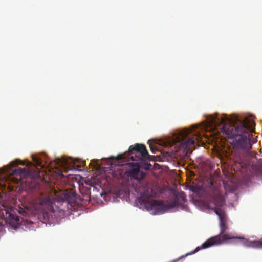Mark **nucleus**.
<instances>
[{
  "label": "nucleus",
  "instance_id": "obj_1",
  "mask_svg": "<svg viewBox=\"0 0 262 262\" xmlns=\"http://www.w3.org/2000/svg\"><path fill=\"white\" fill-rule=\"evenodd\" d=\"M206 121L207 126L211 128L222 125L221 131L228 138L232 139V144L237 149L248 151L251 149L252 143L256 142L251 134V123L248 119L235 118L231 120L226 116L220 117L216 114L209 115Z\"/></svg>",
  "mask_w": 262,
  "mask_h": 262
},
{
  "label": "nucleus",
  "instance_id": "obj_2",
  "mask_svg": "<svg viewBox=\"0 0 262 262\" xmlns=\"http://www.w3.org/2000/svg\"><path fill=\"white\" fill-rule=\"evenodd\" d=\"M220 233L215 236L212 237L206 241L201 246H198L191 253L187 254L186 255L193 254L199 251L200 249H203L210 247L212 246L219 245L223 244L225 241L229 239H234L236 241L235 243H240L245 246L248 247H253V243L254 241H249L244 237L238 236H232L230 234H225L226 231L228 229V227H221Z\"/></svg>",
  "mask_w": 262,
  "mask_h": 262
},
{
  "label": "nucleus",
  "instance_id": "obj_3",
  "mask_svg": "<svg viewBox=\"0 0 262 262\" xmlns=\"http://www.w3.org/2000/svg\"><path fill=\"white\" fill-rule=\"evenodd\" d=\"M198 126H194L191 129H185L173 135V141L180 143L181 149L189 150L196 142L199 143L202 139L201 134L196 130Z\"/></svg>",
  "mask_w": 262,
  "mask_h": 262
},
{
  "label": "nucleus",
  "instance_id": "obj_4",
  "mask_svg": "<svg viewBox=\"0 0 262 262\" xmlns=\"http://www.w3.org/2000/svg\"><path fill=\"white\" fill-rule=\"evenodd\" d=\"M138 202L142 207L148 211L154 210L155 214L163 213L167 211L166 205L162 201L151 199L150 198L142 195L139 197Z\"/></svg>",
  "mask_w": 262,
  "mask_h": 262
},
{
  "label": "nucleus",
  "instance_id": "obj_5",
  "mask_svg": "<svg viewBox=\"0 0 262 262\" xmlns=\"http://www.w3.org/2000/svg\"><path fill=\"white\" fill-rule=\"evenodd\" d=\"M126 154L129 159L136 161L148 160L150 157L145 145L139 143L131 145Z\"/></svg>",
  "mask_w": 262,
  "mask_h": 262
},
{
  "label": "nucleus",
  "instance_id": "obj_6",
  "mask_svg": "<svg viewBox=\"0 0 262 262\" xmlns=\"http://www.w3.org/2000/svg\"><path fill=\"white\" fill-rule=\"evenodd\" d=\"M3 208H0V219L2 220L0 222V225L4 226V224H9L12 226L19 224V218L18 215L14 214L11 209H7L4 206Z\"/></svg>",
  "mask_w": 262,
  "mask_h": 262
},
{
  "label": "nucleus",
  "instance_id": "obj_7",
  "mask_svg": "<svg viewBox=\"0 0 262 262\" xmlns=\"http://www.w3.org/2000/svg\"><path fill=\"white\" fill-rule=\"evenodd\" d=\"M213 202L215 205L213 210L219 217L220 227L226 226V214L221 208V207L224 204V199L222 196H217L213 199Z\"/></svg>",
  "mask_w": 262,
  "mask_h": 262
},
{
  "label": "nucleus",
  "instance_id": "obj_8",
  "mask_svg": "<svg viewBox=\"0 0 262 262\" xmlns=\"http://www.w3.org/2000/svg\"><path fill=\"white\" fill-rule=\"evenodd\" d=\"M76 193L72 190H66L61 194L62 200L68 202L74 201L75 200Z\"/></svg>",
  "mask_w": 262,
  "mask_h": 262
},
{
  "label": "nucleus",
  "instance_id": "obj_9",
  "mask_svg": "<svg viewBox=\"0 0 262 262\" xmlns=\"http://www.w3.org/2000/svg\"><path fill=\"white\" fill-rule=\"evenodd\" d=\"M129 173L135 179H138V176L140 173V165L138 163H133L132 164V168L129 170Z\"/></svg>",
  "mask_w": 262,
  "mask_h": 262
},
{
  "label": "nucleus",
  "instance_id": "obj_10",
  "mask_svg": "<svg viewBox=\"0 0 262 262\" xmlns=\"http://www.w3.org/2000/svg\"><path fill=\"white\" fill-rule=\"evenodd\" d=\"M12 174L13 175H27L28 174V172L25 168H22L20 167H17V168L12 170Z\"/></svg>",
  "mask_w": 262,
  "mask_h": 262
},
{
  "label": "nucleus",
  "instance_id": "obj_11",
  "mask_svg": "<svg viewBox=\"0 0 262 262\" xmlns=\"http://www.w3.org/2000/svg\"><path fill=\"white\" fill-rule=\"evenodd\" d=\"M166 205L167 206V210L177 206L179 205V200L178 197H176L174 201Z\"/></svg>",
  "mask_w": 262,
  "mask_h": 262
},
{
  "label": "nucleus",
  "instance_id": "obj_12",
  "mask_svg": "<svg viewBox=\"0 0 262 262\" xmlns=\"http://www.w3.org/2000/svg\"><path fill=\"white\" fill-rule=\"evenodd\" d=\"M55 162L57 164H58V165H61L62 166H64V165L68 164V161L65 159L62 160L60 159H57L55 160Z\"/></svg>",
  "mask_w": 262,
  "mask_h": 262
},
{
  "label": "nucleus",
  "instance_id": "obj_13",
  "mask_svg": "<svg viewBox=\"0 0 262 262\" xmlns=\"http://www.w3.org/2000/svg\"><path fill=\"white\" fill-rule=\"evenodd\" d=\"M253 247L255 248H262V240H255L253 243Z\"/></svg>",
  "mask_w": 262,
  "mask_h": 262
},
{
  "label": "nucleus",
  "instance_id": "obj_14",
  "mask_svg": "<svg viewBox=\"0 0 262 262\" xmlns=\"http://www.w3.org/2000/svg\"><path fill=\"white\" fill-rule=\"evenodd\" d=\"M18 164L25 165V163L20 160H17L15 161H12L10 162V165L12 167H13Z\"/></svg>",
  "mask_w": 262,
  "mask_h": 262
},
{
  "label": "nucleus",
  "instance_id": "obj_15",
  "mask_svg": "<svg viewBox=\"0 0 262 262\" xmlns=\"http://www.w3.org/2000/svg\"><path fill=\"white\" fill-rule=\"evenodd\" d=\"M148 143L149 145L151 151L154 154L156 153V152L158 151L157 147L155 145H152L151 143H150V141H148Z\"/></svg>",
  "mask_w": 262,
  "mask_h": 262
},
{
  "label": "nucleus",
  "instance_id": "obj_16",
  "mask_svg": "<svg viewBox=\"0 0 262 262\" xmlns=\"http://www.w3.org/2000/svg\"><path fill=\"white\" fill-rule=\"evenodd\" d=\"M33 161L35 163L36 165L38 166H42V161L37 157L33 158Z\"/></svg>",
  "mask_w": 262,
  "mask_h": 262
},
{
  "label": "nucleus",
  "instance_id": "obj_17",
  "mask_svg": "<svg viewBox=\"0 0 262 262\" xmlns=\"http://www.w3.org/2000/svg\"><path fill=\"white\" fill-rule=\"evenodd\" d=\"M49 201V199L48 198H45L42 200H41L40 204L41 205H43L44 204L47 203Z\"/></svg>",
  "mask_w": 262,
  "mask_h": 262
},
{
  "label": "nucleus",
  "instance_id": "obj_18",
  "mask_svg": "<svg viewBox=\"0 0 262 262\" xmlns=\"http://www.w3.org/2000/svg\"><path fill=\"white\" fill-rule=\"evenodd\" d=\"M180 196L182 198L183 200L185 201L186 200V195L184 192H182L180 194Z\"/></svg>",
  "mask_w": 262,
  "mask_h": 262
},
{
  "label": "nucleus",
  "instance_id": "obj_19",
  "mask_svg": "<svg viewBox=\"0 0 262 262\" xmlns=\"http://www.w3.org/2000/svg\"><path fill=\"white\" fill-rule=\"evenodd\" d=\"M139 174H141V179H143L145 176V173L143 172H140Z\"/></svg>",
  "mask_w": 262,
  "mask_h": 262
},
{
  "label": "nucleus",
  "instance_id": "obj_20",
  "mask_svg": "<svg viewBox=\"0 0 262 262\" xmlns=\"http://www.w3.org/2000/svg\"><path fill=\"white\" fill-rule=\"evenodd\" d=\"M4 172V171L3 170H0V174H1L2 173H3Z\"/></svg>",
  "mask_w": 262,
  "mask_h": 262
},
{
  "label": "nucleus",
  "instance_id": "obj_21",
  "mask_svg": "<svg viewBox=\"0 0 262 262\" xmlns=\"http://www.w3.org/2000/svg\"><path fill=\"white\" fill-rule=\"evenodd\" d=\"M61 175L62 176V177H64V176L63 175V174H61Z\"/></svg>",
  "mask_w": 262,
  "mask_h": 262
}]
</instances>
